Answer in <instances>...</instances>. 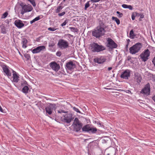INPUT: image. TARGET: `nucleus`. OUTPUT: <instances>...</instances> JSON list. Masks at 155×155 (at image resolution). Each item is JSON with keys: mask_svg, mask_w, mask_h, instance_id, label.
I'll return each instance as SVG.
<instances>
[{"mask_svg": "<svg viewBox=\"0 0 155 155\" xmlns=\"http://www.w3.org/2000/svg\"><path fill=\"white\" fill-rule=\"evenodd\" d=\"M91 49L93 52H99L106 49L105 47L102 45H99L97 43L93 42L90 45Z\"/></svg>", "mask_w": 155, "mask_h": 155, "instance_id": "nucleus-3", "label": "nucleus"}, {"mask_svg": "<svg viewBox=\"0 0 155 155\" xmlns=\"http://www.w3.org/2000/svg\"><path fill=\"white\" fill-rule=\"evenodd\" d=\"M112 19L114 21L117 25H119L120 24V20L117 17L113 16L112 17Z\"/></svg>", "mask_w": 155, "mask_h": 155, "instance_id": "nucleus-28", "label": "nucleus"}, {"mask_svg": "<svg viewBox=\"0 0 155 155\" xmlns=\"http://www.w3.org/2000/svg\"><path fill=\"white\" fill-rule=\"evenodd\" d=\"M83 126V124L77 117L75 118L72 125L73 131L76 132H79L82 129Z\"/></svg>", "mask_w": 155, "mask_h": 155, "instance_id": "nucleus-2", "label": "nucleus"}, {"mask_svg": "<svg viewBox=\"0 0 155 155\" xmlns=\"http://www.w3.org/2000/svg\"><path fill=\"white\" fill-rule=\"evenodd\" d=\"M152 62L153 63V64H154V66H155V56L154 57L153 59Z\"/></svg>", "mask_w": 155, "mask_h": 155, "instance_id": "nucleus-52", "label": "nucleus"}, {"mask_svg": "<svg viewBox=\"0 0 155 155\" xmlns=\"http://www.w3.org/2000/svg\"><path fill=\"white\" fill-rule=\"evenodd\" d=\"M107 46L111 48H116L117 47V44L110 38H107Z\"/></svg>", "mask_w": 155, "mask_h": 155, "instance_id": "nucleus-16", "label": "nucleus"}, {"mask_svg": "<svg viewBox=\"0 0 155 155\" xmlns=\"http://www.w3.org/2000/svg\"><path fill=\"white\" fill-rule=\"evenodd\" d=\"M97 124L98 125H99L100 126H101V127H102V126H103V125L101 124V123L100 121L98 122V123H97Z\"/></svg>", "mask_w": 155, "mask_h": 155, "instance_id": "nucleus-50", "label": "nucleus"}, {"mask_svg": "<svg viewBox=\"0 0 155 155\" xmlns=\"http://www.w3.org/2000/svg\"><path fill=\"white\" fill-rule=\"evenodd\" d=\"M14 24L16 27L19 28H21L25 25L20 20H15L14 22Z\"/></svg>", "mask_w": 155, "mask_h": 155, "instance_id": "nucleus-18", "label": "nucleus"}, {"mask_svg": "<svg viewBox=\"0 0 155 155\" xmlns=\"http://www.w3.org/2000/svg\"><path fill=\"white\" fill-rule=\"evenodd\" d=\"M131 59V57L130 56H128L127 57V61H129Z\"/></svg>", "mask_w": 155, "mask_h": 155, "instance_id": "nucleus-55", "label": "nucleus"}, {"mask_svg": "<svg viewBox=\"0 0 155 155\" xmlns=\"http://www.w3.org/2000/svg\"><path fill=\"white\" fill-rule=\"evenodd\" d=\"M130 41V40L129 39H128L127 40V42H129Z\"/></svg>", "mask_w": 155, "mask_h": 155, "instance_id": "nucleus-62", "label": "nucleus"}, {"mask_svg": "<svg viewBox=\"0 0 155 155\" xmlns=\"http://www.w3.org/2000/svg\"><path fill=\"white\" fill-rule=\"evenodd\" d=\"M64 37L65 38H68V40L69 41L71 40V37H73V36L69 34H66L64 35Z\"/></svg>", "mask_w": 155, "mask_h": 155, "instance_id": "nucleus-26", "label": "nucleus"}, {"mask_svg": "<svg viewBox=\"0 0 155 155\" xmlns=\"http://www.w3.org/2000/svg\"><path fill=\"white\" fill-rule=\"evenodd\" d=\"M5 21H6L5 22L6 23H8V24L9 23V21L8 20H6Z\"/></svg>", "mask_w": 155, "mask_h": 155, "instance_id": "nucleus-60", "label": "nucleus"}, {"mask_svg": "<svg viewBox=\"0 0 155 155\" xmlns=\"http://www.w3.org/2000/svg\"><path fill=\"white\" fill-rule=\"evenodd\" d=\"M140 92V94H143L144 95L148 96L150 95V83H148L145 85L144 87L141 90Z\"/></svg>", "mask_w": 155, "mask_h": 155, "instance_id": "nucleus-8", "label": "nucleus"}, {"mask_svg": "<svg viewBox=\"0 0 155 155\" xmlns=\"http://www.w3.org/2000/svg\"><path fill=\"white\" fill-rule=\"evenodd\" d=\"M128 5L126 4H123L122 5V7L124 8H127Z\"/></svg>", "mask_w": 155, "mask_h": 155, "instance_id": "nucleus-46", "label": "nucleus"}, {"mask_svg": "<svg viewBox=\"0 0 155 155\" xmlns=\"http://www.w3.org/2000/svg\"><path fill=\"white\" fill-rule=\"evenodd\" d=\"M40 19V17L39 16H38L36 17L35 18H34L33 20L31 21H30V23L31 24H32L35 21H38Z\"/></svg>", "mask_w": 155, "mask_h": 155, "instance_id": "nucleus-29", "label": "nucleus"}, {"mask_svg": "<svg viewBox=\"0 0 155 155\" xmlns=\"http://www.w3.org/2000/svg\"><path fill=\"white\" fill-rule=\"evenodd\" d=\"M106 140L104 139H103L102 140V143H106Z\"/></svg>", "mask_w": 155, "mask_h": 155, "instance_id": "nucleus-58", "label": "nucleus"}, {"mask_svg": "<svg viewBox=\"0 0 155 155\" xmlns=\"http://www.w3.org/2000/svg\"><path fill=\"white\" fill-rule=\"evenodd\" d=\"M112 69V67H108V71H110V70H111Z\"/></svg>", "mask_w": 155, "mask_h": 155, "instance_id": "nucleus-59", "label": "nucleus"}, {"mask_svg": "<svg viewBox=\"0 0 155 155\" xmlns=\"http://www.w3.org/2000/svg\"><path fill=\"white\" fill-rule=\"evenodd\" d=\"M1 67L3 70V72L4 73V75L7 76L9 78L11 77L12 73L9 70V67L5 64L1 65Z\"/></svg>", "mask_w": 155, "mask_h": 155, "instance_id": "nucleus-10", "label": "nucleus"}, {"mask_svg": "<svg viewBox=\"0 0 155 155\" xmlns=\"http://www.w3.org/2000/svg\"><path fill=\"white\" fill-rule=\"evenodd\" d=\"M97 27L105 29L106 27V26L102 21H100L99 23V25L97 26Z\"/></svg>", "mask_w": 155, "mask_h": 155, "instance_id": "nucleus-24", "label": "nucleus"}, {"mask_svg": "<svg viewBox=\"0 0 155 155\" xmlns=\"http://www.w3.org/2000/svg\"><path fill=\"white\" fill-rule=\"evenodd\" d=\"M135 16L134 14H132L131 15V18L133 20L135 19Z\"/></svg>", "mask_w": 155, "mask_h": 155, "instance_id": "nucleus-51", "label": "nucleus"}, {"mask_svg": "<svg viewBox=\"0 0 155 155\" xmlns=\"http://www.w3.org/2000/svg\"><path fill=\"white\" fill-rule=\"evenodd\" d=\"M152 99L155 102V95L153 96L152 97Z\"/></svg>", "mask_w": 155, "mask_h": 155, "instance_id": "nucleus-57", "label": "nucleus"}, {"mask_svg": "<svg viewBox=\"0 0 155 155\" xmlns=\"http://www.w3.org/2000/svg\"><path fill=\"white\" fill-rule=\"evenodd\" d=\"M107 155H110V154H109V153H108V154H107Z\"/></svg>", "mask_w": 155, "mask_h": 155, "instance_id": "nucleus-63", "label": "nucleus"}, {"mask_svg": "<svg viewBox=\"0 0 155 155\" xmlns=\"http://www.w3.org/2000/svg\"><path fill=\"white\" fill-rule=\"evenodd\" d=\"M142 47V44L140 43H137L130 48V52L131 54H135L138 52Z\"/></svg>", "mask_w": 155, "mask_h": 155, "instance_id": "nucleus-5", "label": "nucleus"}, {"mask_svg": "<svg viewBox=\"0 0 155 155\" xmlns=\"http://www.w3.org/2000/svg\"><path fill=\"white\" fill-rule=\"evenodd\" d=\"M49 105L47 106L45 108L46 112L48 114L51 115L53 110H55L56 108V104L49 103Z\"/></svg>", "mask_w": 155, "mask_h": 155, "instance_id": "nucleus-11", "label": "nucleus"}, {"mask_svg": "<svg viewBox=\"0 0 155 155\" xmlns=\"http://www.w3.org/2000/svg\"><path fill=\"white\" fill-rule=\"evenodd\" d=\"M140 18L139 19V20L140 21L141 20L140 19V18H144V15L143 14H141L140 15Z\"/></svg>", "mask_w": 155, "mask_h": 155, "instance_id": "nucleus-49", "label": "nucleus"}, {"mask_svg": "<svg viewBox=\"0 0 155 155\" xmlns=\"http://www.w3.org/2000/svg\"><path fill=\"white\" fill-rule=\"evenodd\" d=\"M12 70L13 73L12 77L13 78V81L14 82L17 83L19 80V77L17 74V73L13 69H12Z\"/></svg>", "mask_w": 155, "mask_h": 155, "instance_id": "nucleus-19", "label": "nucleus"}, {"mask_svg": "<svg viewBox=\"0 0 155 155\" xmlns=\"http://www.w3.org/2000/svg\"><path fill=\"white\" fill-rule=\"evenodd\" d=\"M126 92L129 94H132L131 91L130 90H127Z\"/></svg>", "mask_w": 155, "mask_h": 155, "instance_id": "nucleus-56", "label": "nucleus"}, {"mask_svg": "<svg viewBox=\"0 0 155 155\" xmlns=\"http://www.w3.org/2000/svg\"><path fill=\"white\" fill-rule=\"evenodd\" d=\"M0 111H1V112H2V113L4 112L3 109L2 108L1 106H0Z\"/></svg>", "mask_w": 155, "mask_h": 155, "instance_id": "nucleus-54", "label": "nucleus"}, {"mask_svg": "<svg viewBox=\"0 0 155 155\" xmlns=\"http://www.w3.org/2000/svg\"><path fill=\"white\" fill-rule=\"evenodd\" d=\"M19 54L22 57H23V56L22 55V54H21V53L19 52Z\"/></svg>", "mask_w": 155, "mask_h": 155, "instance_id": "nucleus-61", "label": "nucleus"}, {"mask_svg": "<svg viewBox=\"0 0 155 155\" xmlns=\"http://www.w3.org/2000/svg\"><path fill=\"white\" fill-rule=\"evenodd\" d=\"M18 8H21V14L22 15L25 13L31 11L33 9L31 5H27L21 1L17 3L15 7V10H18Z\"/></svg>", "mask_w": 155, "mask_h": 155, "instance_id": "nucleus-1", "label": "nucleus"}, {"mask_svg": "<svg viewBox=\"0 0 155 155\" xmlns=\"http://www.w3.org/2000/svg\"><path fill=\"white\" fill-rule=\"evenodd\" d=\"M89 132L88 133H91L92 134H95L97 131V129L95 127H91L90 128Z\"/></svg>", "mask_w": 155, "mask_h": 155, "instance_id": "nucleus-23", "label": "nucleus"}, {"mask_svg": "<svg viewBox=\"0 0 155 155\" xmlns=\"http://www.w3.org/2000/svg\"><path fill=\"white\" fill-rule=\"evenodd\" d=\"M49 65L52 69L56 72L58 71L60 68L59 65L55 61L51 62Z\"/></svg>", "mask_w": 155, "mask_h": 155, "instance_id": "nucleus-15", "label": "nucleus"}, {"mask_svg": "<svg viewBox=\"0 0 155 155\" xmlns=\"http://www.w3.org/2000/svg\"><path fill=\"white\" fill-rule=\"evenodd\" d=\"M24 56L27 60H29L31 59L30 55L29 54H24Z\"/></svg>", "mask_w": 155, "mask_h": 155, "instance_id": "nucleus-35", "label": "nucleus"}, {"mask_svg": "<svg viewBox=\"0 0 155 155\" xmlns=\"http://www.w3.org/2000/svg\"><path fill=\"white\" fill-rule=\"evenodd\" d=\"M62 54V53L61 52L59 51H58L56 53V55L57 56L60 57Z\"/></svg>", "mask_w": 155, "mask_h": 155, "instance_id": "nucleus-41", "label": "nucleus"}, {"mask_svg": "<svg viewBox=\"0 0 155 155\" xmlns=\"http://www.w3.org/2000/svg\"><path fill=\"white\" fill-rule=\"evenodd\" d=\"M28 41L25 38H23L21 39V44L22 45V47L23 48H26L27 46V43Z\"/></svg>", "mask_w": 155, "mask_h": 155, "instance_id": "nucleus-20", "label": "nucleus"}, {"mask_svg": "<svg viewBox=\"0 0 155 155\" xmlns=\"http://www.w3.org/2000/svg\"><path fill=\"white\" fill-rule=\"evenodd\" d=\"M21 86L24 87L25 86H27L28 85L27 82L25 80L22 81L21 82Z\"/></svg>", "mask_w": 155, "mask_h": 155, "instance_id": "nucleus-34", "label": "nucleus"}, {"mask_svg": "<svg viewBox=\"0 0 155 155\" xmlns=\"http://www.w3.org/2000/svg\"><path fill=\"white\" fill-rule=\"evenodd\" d=\"M69 20L68 19H66L65 21L61 24V26L63 27L66 25V24L68 22Z\"/></svg>", "mask_w": 155, "mask_h": 155, "instance_id": "nucleus-37", "label": "nucleus"}, {"mask_svg": "<svg viewBox=\"0 0 155 155\" xmlns=\"http://www.w3.org/2000/svg\"><path fill=\"white\" fill-rule=\"evenodd\" d=\"M57 29L54 28H52L51 27H49L48 28V30L49 31H55Z\"/></svg>", "mask_w": 155, "mask_h": 155, "instance_id": "nucleus-42", "label": "nucleus"}, {"mask_svg": "<svg viewBox=\"0 0 155 155\" xmlns=\"http://www.w3.org/2000/svg\"><path fill=\"white\" fill-rule=\"evenodd\" d=\"M8 15V13L7 12H5L2 15V18H6Z\"/></svg>", "mask_w": 155, "mask_h": 155, "instance_id": "nucleus-40", "label": "nucleus"}, {"mask_svg": "<svg viewBox=\"0 0 155 155\" xmlns=\"http://www.w3.org/2000/svg\"><path fill=\"white\" fill-rule=\"evenodd\" d=\"M58 47L60 49L63 50L69 47L68 42L63 39H60L57 44Z\"/></svg>", "mask_w": 155, "mask_h": 155, "instance_id": "nucleus-7", "label": "nucleus"}, {"mask_svg": "<svg viewBox=\"0 0 155 155\" xmlns=\"http://www.w3.org/2000/svg\"><path fill=\"white\" fill-rule=\"evenodd\" d=\"M29 88L27 86H25L22 89V92L26 94L28 93Z\"/></svg>", "mask_w": 155, "mask_h": 155, "instance_id": "nucleus-22", "label": "nucleus"}, {"mask_svg": "<svg viewBox=\"0 0 155 155\" xmlns=\"http://www.w3.org/2000/svg\"><path fill=\"white\" fill-rule=\"evenodd\" d=\"M136 81L138 84H140V83L141 81L142 78L140 76H137L136 77Z\"/></svg>", "mask_w": 155, "mask_h": 155, "instance_id": "nucleus-31", "label": "nucleus"}, {"mask_svg": "<svg viewBox=\"0 0 155 155\" xmlns=\"http://www.w3.org/2000/svg\"><path fill=\"white\" fill-rule=\"evenodd\" d=\"M100 1V0H91L90 1L93 3H96Z\"/></svg>", "mask_w": 155, "mask_h": 155, "instance_id": "nucleus-47", "label": "nucleus"}, {"mask_svg": "<svg viewBox=\"0 0 155 155\" xmlns=\"http://www.w3.org/2000/svg\"><path fill=\"white\" fill-rule=\"evenodd\" d=\"M150 54V52L148 49L145 50L140 55V58L143 61L145 62L149 59Z\"/></svg>", "mask_w": 155, "mask_h": 155, "instance_id": "nucleus-9", "label": "nucleus"}, {"mask_svg": "<svg viewBox=\"0 0 155 155\" xmlns=\"http://www.w3.org/2000/svg\"><path fill=\"white\" fill-rule=\"evenodd\" d=\"M127 8H128L130 10H132L133 9V7L131 5H128Z\"/></svg>", "mask_w": 155, "mask_h": 155, "instance_id": "nucleus-48", "label": "nucleus"}, {"mask_svg": "<svg viewBox=\"0 0 155 155\" xmlns=\"http://www.w3.org/2000/svg\"><path fill=\"white\" fill-rule=\"evenodd\" d=\"M90 126L89 124H87L82 127V131L85 132L89 133Z\"/></svg>", "mask_w": 155, "mask_h": 155, "instance_id": "nucleus-21", "label": "nucleus"}, {"mask_svg": "<svg viewBox=\"0 0 155 155\" xmlns=\"http://www.w3.org/2000/svg\"><path fill=\"white\" fill-rule=\"evenodd\" d=\"M41 39V37H39L37 38L36 41L37 42H39L40 41Z\"/></svg>", "mask_w": 155, "mask_h": 155, "instance_id": "nucleus-53", "label": "nucleus"}, {"mask_svg": "<svg viewBox=\"0 0 155 155\" xmlns=\"http://www.w3.org/2000/svg\"><path fill=\"white\" fill-rule=\"evenodd\" d=\"M55 45V44L54 42L53 41H51L50 43H49V47H54Z\"/></svg>", "mask_w": 155, "mask_h": 155, "instance_id": "nucleus-38", "label": "nucleus"}, {"mask_svg": "<svg viewBox=\"0 0 155 155\" xmlns=\"http://www.w3.org/2000/svg\"><path fill=\"white\" fill-rule=\"evenodd\" d=\"M76 67V64L72 61H70L66 63L65 68L67 70L72 71Z\"/></svg>", "mask_w": 155, "mask_h": 155, "instance_id": "nucleus-14", "label": "nucleus"}, {"mask_svg": "<svg viewBox=\"0 0 155 155\" xmlns=\"http://www.w3.org/2000/svg\"><path fill=\"white\" fill-rule=\"evenodd\" d=\"M45 48V47L44 46H39L32 50L31 51L33 54H36Z\"/></svg>", "mask_w": 155, "mask_h": 155, "instance_id": "nucleus-17", "label": "nucleus"}, {"mask_svg": "<svg viewBox=\"0 0 155 155\" xmlns=\"http://www.w3.org/2000/svg\"><path fill=\"white\" fill-rule=\"evenodd\" d=\"M63 8V7L61 6H58L57 7V9L55 10V12L56 13H59Z\"/></svg>", "mask_w": 155, "mask_h": 155, "instance_id": "nucleus-30", "label": "nucleus"}, {"mask_svg": "<svg viewBox=\"0 0 155 155\" xmlns=\"http://www.w3.org/2000/svg\"><path fill=\"white\" fill-rule=\"evenodd\" d=\"M116 13L118 15V17L119 18L122 17L123 15V13H120L118 11H117L116 12Z\"/></svg>", "mask_w": 155, "mask_h": 155, "instance_id": "nucleus-39", "label": "nucleus"}, {"mask_svg": "<svg viewBox=\"0 0 155 155\" xmlns=\"http://www.w3.org/2000/svg\"><path fill=\"white\" fill-rule=\"evenodd\" d=\"M69 28L70 29L71 31L74 32L78 33V29L74 27H70Z\"/></svg>", "mask_w": 155, "mask_h": 155, "instance_id": "nucleus-27", "label": "nucleus"}, {"mask_svg": "<svg viewBox=\"0 0 155 155\" xmlns=\"http://www.w3.org/2000/svg\"><path fill=\"white\" fill-rule=\"evenodd\" d=\"M74 119L73 114L69 113L64 115L63 117H61V120L62 122L64 123L70 124Z\"/></svg>", "mask_w": 155, "mask_h": 155, "instance_id": "nucleus-6", "label": "nucleus"}, {"mask_svg": "<svg viewBox=\"0 0 155 155\" xmlns=\"http://www.w3.org/2000/svg\"><path fill=\"white\" fill-rule=\"evenodd\" d=\"M65 14V12H63L62 13H59L58 14V15L59 17L62 16L64 15Z\"/></svg>", "mask_w": 155, "mask_h": 155, "instance_id": "nucleus-44", "label": "nucleus"}, {"mask_svg": "<svg viewBox=\"0 0 155 155\" xmlns=\"http://www.w3.org/2000/svg\"><path fill=\"white\" fill-rule=\"evenodd\" d=\"M131 71L129 69L125 70L121 72L120 77L121 78L128 79L130 76Z\"/></svg>", "mask_w": 155, "mask_h": 155, "instance_id": "nucleus-13", "label": "nucleus"}, {"mask_svg": "<svg viewBox=\"0 0 155 155\" xmlns=\"http://www.w3.org/2000/svg\"><path fill=\"white\" fill-rule=\"evenodd\" d=\"M107 57L105 56H99L94 59V61L98 64H103L106 61Z\"/></svg>", "mask_w": 155, "mask_h": 155, "instance_id": "nucleus-12", "label": "nucleus"}, {"mask_svg": "<svg viewBox=\"0 0 155 155\" xmlns=\"http://www.w3.org/2000/svg\"><path fill=\"white\" fill-rule=\"evenodd\" d=\"M67 111H65L63 110H59L58 111V113H67Z\"/></svg>", "mask_w": 155, "mask_h": 155, "instance_id": "nucleus-43", "label": "nucleus"}, {"mask_svg": "<svg viewBox=\"0 0 155 155\" xmlns=\"http://www.w3.org/2000/svg\"><path fill=\"white\" fill-rule=\"evenodd\" d=\"M72 107L73 110L76 112H77L81 114H82L81 112L78 109V108L76 107Z\"/></svg>", "mask_w": 155, "mask_h": 155, "instance_id": "nucleus-36", "label": "nucleus"}, {"mask_svg": "<svg viewBox=\"0 0 155 155\" xmlns=\"http://www.w3.org/2000/svg\"><path fill=\"white\" fill-rule=\"evenodd\" d=\"M90 1H87L85 5V7L84 8V10H86L87 8L89 7L90 6L89 2Z\"/></svg>", "mask_w": 155, "mask_h": 155, "instance_id": "nucleus-33", "label": "nucleus"}, {"mask_svg": "<svg viewBox=\"0 0 155 155\" xmlns=\"http://www.w3.org/2000/svg\"><path fill=\"white\" fill-rule=\"evenodd\" d=\"M129 44V42H127V44L126 45L125 49L126 51H128V46Z\"/></svg>", "mask_w": 155, "mask_h": 155, "instance_id": "nucleus-45", "label": "nucleus"}, {"mask_svg": "<svg viewBox=\"0 0 155 155\" xmlns=\"http://www.w3.org/2000/svg\"><path fill=\"white\" fill-rule=\"evenodd\" d=\"M105 32L104 29L97 27L92 31V35L97 38L103 35Z\"/></svg>", "mask_w": 155, "mask_h": 155, "instance_id": "nucleus-4", "label": "nucleus"}, {"mask_svg": "<svg viewBox=\"0 0 155 155\" xmlns=\"http://www.w3.org/2000/svg\"><path fill=\"white\" fill-rule=\"evenodd\" d=\"M130 37L131 39H134L136 35L134 33V31L133 29L131 30L130 32Z\"/></svg>", "mask_w": 155, "mask_h": 155, "instance_id": "nucleus-25", "label": "nucleus"}, {"mask_svg": "<svg viewBox=\"0 0 155 155\" xmlns=\"http://www.w3.org/2000/svg\"><path fill=\"white\" fill-rule=\"evenodd\" d=\"M1 32L3 34H5L6 33L5 28L4 26L1 27Z\"/></svg>", "mask_w": 155, "mask_h": 155, "instance_id": "nucleus-32", "label": "nucleus"}]
</instances>
